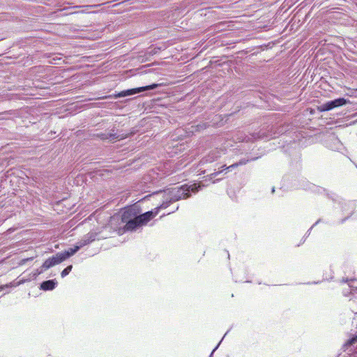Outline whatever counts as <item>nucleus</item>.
Instances as JSON below:
<instances>
[{"mask_svg": "<svg viewBox=\"0 0 357 357\" xmlns=\"http://www.w3.org/2000/svg\"><path fill=\"white\" fill-rule=\"evenodd\" d=\"M202 189L199 183L184 184L180 187L156 191L134 204L126 207L121 215L124 231H134L147 225L159 211L174 202L190 197Z\"/></svg>", "mask_w": 357, "mask_h": 357, "instance_id": "1", "label": "nucleus"}, {"mask_svg": "<svg viewBox=\"0 0 357 357\" xmlns=\"http://www.w3.org/2000/svg\"><path fill=\"white\" fill-rule=\"evenodd\" d=\"M288 126L275 127L273 125L263 126L259 130L249 135L242 137L241 140L246 142H254L257 140L269 141L276 138L287 131Z\"/></svg>", "mask_w": 357, "mask_h": 357, "instance_id": "2", "label": "nucleus"}, {"mask_svg": "<svg viewBox=\"0 0 357 357\" xmlns=\"http://www.w3.org/2000/svg\"><path fill=\"white\" fill-rule=\"evenodd\" d=\"M326 197L328 199H331L334 203L337 204L342 212L350 211L348 216L340 220V224H343L344 222H345V221L347 220L354 214V211L356 208V204L354 201H346L340 198L335 192L330 191H328V192L326 193Z\"/></svg>", "mask_w": 357, "mask_h": 357, "instance_id": "3", "label": "nucleus"}, {"mask_svg": "<svg viewBox=\"0 0 357 357\" xmlns=\"http://www.w3.org/2000/svg\"><path fill=\"white\" fill-rule=\"evenodd\" d=\"M79 248L80 247H75V248H70L67 251L56 253L55 255L47 259L43 264L42 268L47 270L55 265L59 264L73 255Z\"/></svg>", "mask_w": 357, "mask_h": 357, "instance_id": "4", "label": "nucleus"}, {"mask_svg": "<svg viewBox=\"0 0 357 357\" xmlns=\"http://www.w3.org/2000/svg\"><path fill=\"white\" fill-rule=\"evenodd\" d=\"M159 86L158 84L153 83L149 85H146L144 86L136 87L129 89L123 90L120 92L116 93L112 95V97L114 98H124L127 96H134L137 93H140L146 91L153 90L158 88Z\"/></svg>", "mask_w": 357, "mask_h": 357, "instance_id": "5", "label": "nucleus"}, {"mask_svg": "<svg viewBox=\"0 0 357 357\" xmlns=\"http://www.w3.org/2000/svg\"><path fill=\"white\" fill-rule=\"evenodd\" d=\"M348 103H350L349 100L343 97H340L320 105L318 106L317 109L321 112H328L335 108L346 105Z\"/></svg>", "mask_w": 357, "mask_h": 357, "instance_id": "6", "label": "nucleus"}, {"mask_svg": "<svg viewBox=\"0 0 357 357\" xmlns=\"http://www.w3.org/2000/svg\"><path fill=\"white\" fill-rule=\"evenodd\" d=\"M348 103H350L349 100L343 97H340L320 105L318 106L317 109L321 112H328L335 108L346 105Z\"/></svg>", "mask_w": 357, "mask_h": 357, "instance_id": "7", "label": "nucleus"}, {"mask_svg": "<svg viewBox=\"0 0 357 357\" xmlns=\"http://www.w3.org/2000/svg\"><path fill=\"white\" fill-rule=\"evenodd\" d=\"M296 188L307 191H310L316 194H325L326 195V193L328 192L329 191L323 187L310 183L305 178H301L298 180V184L296 185Z\"/></svg>", "mask_w": 357, "mask_h": 357, "instance_id": "8", "label": "nucleus"}, {"mask_svg": "<svg viewBox=\"0 0 357 357\" xmlns=\"http://www.w3.org/2000/svg\"><path fill=\"white\" fill-rule=\"evenodd\" d=\"M97 137L102 141L114 142L126 139L127 135L123 134H118L115 130V128H113L108 132L98 133Z\"/></svg>", "mask_w": 357, "mask_h": 357, "instance_id": "9", "label": "nucleus"}, {"mask_svg": "<svg viewBox=\"0 0 357 357\" xmlns=\"http://www.w3.org/2000/svg\"><path fill=\"white\" fill-rule=\"evenodd\" d=\"M325 146L328 149L335 151H340L344 149L343 144L335 134L328 136L325 140Z\"/></svg>", "mask_w": 357, "mask_h": 357, "instance_id": "10", "label": "nucleus"}, {"mask_svg": "<svg viewBox=\"0 0 357 357\" xmlns=\"http://www.w3.org/2000/svg\"><path fill=\"white\" fill-rule=\"evenodd\" d=\"M250 160H245V159H241L239 160V162L234 163L229 166H226V165H224L221 166V169L218 170L217 172H214L213 173H211L209 176L210 178H213L220 175V174L224 173V175L227 174V172L233 171L235 168H236L239 165H245Z\"/></svg>", "mask_w": 357, "mask_h": 357, "instance_id": "11", "label": "nucleus"}, {"mask_svg": "<svg viewBox=\"0 0 357 357\" xmlns=\"http://www.w3.org/2000/svg\"><path fill=\"white\" fill-rule=\"evenodd\" d=\"M102 237V236H100V234L89 232L83 237L82 240V242L79 245H87L88 244L94 242L96 240H100Z\"/></svg>", "mask_w": 357, "mask_h": 357, "instance_id": "12", "label": "nucleus"}, {"mask_svg": "<svg viewBox=\"0 0 357 357\" xmlns=\"http://www.w3.org/2000/svg\"><path fill=\"white\" fill-rule=\"evenodd\" d=\"M56 282L53 280H46L41 283L40 289L44 291L53 290L56 287Z\"/></svg>", "mask_w": 357, "mask_h": 357, "instance_id": "13", "label": "nucleus"}, {"mask_svg": "<svg viewBox=\"0 0 357 357\" xmlns=\"http://www.w3.org/2000/svg\"><path fill=\"white\" fill-rule=\"evenodd\" d=\"M219 155L215 151L210 153L208 155L203 158L201 160L202 164L211 163L214 162L219 158Z\"/></svg>", "mask_w": 357, "mask_h": 357, "instance_id": "14", "label": "nucleus"}, {"mask_svg": "<svg viewBox=\"0 0 357 357\" xmlns=\"http://www.w3.org/2000/svg\"><path fill=\"white\" fill-rule=\"evenodd\" d=\"M72 268H73V266L72 265H69L66 268H64L61 273V275L62 278H64L66 277L67 275H68L70 273V272L72 271Z\"/></svg>", "mask_w": 357, "mask_h": 357, "instance_id": "15", "label": "nucleus"}, {"mask_svg": "<svg viewBox=\"0 0 357 357\" xmlns=\"http://www.w3.org/2000/svg\"><path fill=\"white\" fill-rule=\"evenodd\" d=\"M357 342V336L353 337L352 338H350L347 340L346 342V345L351 346L354 344H355Z\"/></svg>", "mask_w": 357, "mask_h": 357, "instance_id": "16", "label": "nucleus"}, {"mask_svg": "<svg viewBox=\"0 0 357 357\" xmlns=\"http://www.w3.org/2000/svg\"><path fill=\"white\" fill-rule=\"evenodd\" d=\"M179 206L178 205H176V206H174L171 210H169L167 213H164L162 215V216H165V215H169V214H171L172 213H174L175 211H176L178 209Z\"/></svg>", "mask_w": 357, "mask_h": 357, "instance_id": "17", "label": "nucleus"}, {"mask_svg": "<svg viewBox=\"0 0 357 357\" xmlns=\"http://www.w3.org/2000/svg\"><path fill=\"white\" fill-rule=\"evenodd\" d=\"M321 221H322L321 219H319L318 220H317V222L315 223H314L313 225L307 231L305 236H309L310 234V231L313 229V227L314 226H316L317 224H319V222H321Z\"/></svg>", "mask_w": 357, "mask_h": 357, "instance_id": "18", "label": "nucleus"}, {"mask_svg": "<svg viewBox=\"0 0 357 357\" xmlns=\"http://www.w3.org/2000/svg\"><path fill=\"white\" fill-rule=\"evenodd\" d=\"M275 192V187H273L271 189V192L273 193Z\"/></svg>", "mask_w": 357, "mask_h": 357, "instance_id": "19", "label": "nucleus"}, {"mask_svg": "<svg viewBox=\"0 0 357 357\" xmlns=\"http://www.w3.org/2000/svg\"><path fill=\"white\" fill-rule=\"evenodd\" d=\"M96 5L86 6V7H96Z\"/></svg>", "mask_w": 357, "mask_h": 357, "instance_id": "20", "label": "nucleus"}, {"mask_svg": "<svg viewBox=\"0 0 357 357\" xmlns=\"http://www.w3.org/2000/svg\"><path fill=\"white\" fill-rule=\"evenodd\" d=\"M255 159H257V157H255V158H252V159H250V161H251V160H255Z\"/></svg>", "mask_w": 357, "mask_h": 357, "instance_id": "21", "label": "nucleus"}, {"mask_svg": "<svg viewBox=\"0 0 357 357\" xmlns=\"http://www.w3.org/2000/svg\"><path fill=\"white\" fill-rule=\"evenodd\" d=\"M356 122H357V120H356V121H353L351 124H355Z\"/></svg>", "mask_w": 357, "mask_h": 357, "instance_id": "22", "label": "nucleus"}]
</instances>
